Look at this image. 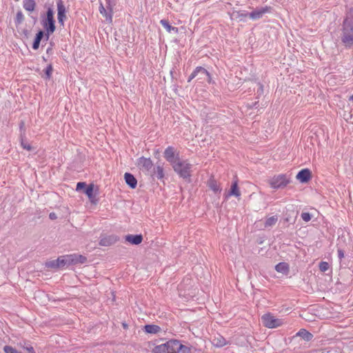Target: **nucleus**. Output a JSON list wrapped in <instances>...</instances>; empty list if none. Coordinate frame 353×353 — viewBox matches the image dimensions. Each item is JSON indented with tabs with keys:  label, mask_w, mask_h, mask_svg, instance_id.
I'll return each mask as SVG.
<instances>
[{
	"label": "nucleus",
	"mask_w": 353,
	"mask_h": 353,
	"mask_svg": "<svg viewBox=\"0 0 353 353\" xmlns=\"http://www.w3.org/2000/svg\"><path fill=\"white\" fill-rule=\"evenodd\" d=\"M52 70V68L51 65H49L47 67V68L46 70V74L48 78H50V77L51 75Z\"/></svg>",
	"instance_id": "obj_39"
},
{
	"label": "nucleus",
	"mask_w": 353,
	"mask_h": 353,
	"mask_svg": "<svg viewBox=\"0 0 353 353\" xmlns=\"http://www.w3.org/2000/svg\"><path fill=\"white\" fill-rule=\"evenodd\" d=\"M49 217L52 220H54V219H56L57 218V214L54 212H51L49 214Z\"/></svg>",
	"instance_id": "obj_43"
},
{
	"label": "nucleus",
	"mask_w": 353,
	"mask_h": 353,
	"mask_svg": "<svg viewBox=\"0 0 353 353\" xmlns=\"http://www.w3.org/2000/svg\"><path fill=\"white\" fill-rule=\"evenodd\" d=\"M57 19L59 23L63 26L64 21L66 19V10L62 0H57Z\"/></svg>",
	"instance_id": "obj_10"
},
{
	"label": "nucleus",
	"mask_w": 353,
	"mask_h": 353,
	"mask_svg": "<svg viewBox=\"0 0 353 353\" xmlns=\"http://www.w3.org/2000/svg\"><path fill=\"white\" fill-rule=\"evenodd\" d=\"M329 269V264L327 262L322 261L319 263V270L325 272Z\"/></svg>",
	"instance_id": "obj_37"
},
{
	"label": "nucleus",
	"mask_w": 353,
	"mask_h": 353,
	"mask_svg": "<svg viewBox=\"0 0 353 353\" xmlns=\"http://www.w3.org/2000/svg\"><path fill=\"white\" fill-rule=\"evenodd\" d=\"M3 351L5 353H21L17 351L16 349L13 348L12 346L6 345L3 347Z\"/></svg>",
	"instance_id": "obj_35"
},
{
	"label": "nucleus",
	"mask_w": 353,
	"mask_h": 353,
	"mask_svg": "<svg viewBox=\"0 0 353 353\" xmlns=\"http://www.w3.org/2000/svg\"><path fill=\"white\" fill-rule=\"evenodd\" d=\"M26 350L30 352L34 353V348L32 346L26 347Z\"/></svg>",
	"instance_id": "obj_44"
},
{
	"label": "nucleus",
	"mask_w": 353,
	"mask_h": 353,
	"mask_svg": "<svg viewBox=\"0 0 353 353\" xmlns=\"http://www.w3.org/2000/svg\"><path fill=\"white\" fill-rule=\"evenodd\" d=\"M311 177V172L308 169H303L296 174V179L301 183L307 182Z\"/></svg>",
	"instance_id": "obj_13"
},
{
	"label": "nucleus",
	"mask_w": 353,
	"mask_h": 353,
	"mask_svg": "<svg viewBox=\"0 0 353 353\" xmlns=\"http://www.w3.org/2000/svg\"><path fill=\"white\" fill-rule=\"evenodd\" d=\"M137 165L143 172L148 173L153 167V163L150 158L142 157L138 159Z\"/></svg>",
	"instance_id": "obj_9"
},
{
	"label": "nucleus",
	"mask_w": 353,
	"mask_h": 353,
	"mask_svg": "<svg viewBox=\"0 0 353 353\" xmlns=\"http://www.w3.org/2000/svg\"><path fill=\"white\" fill-rule=\"evenodd\" d=\"M41 23L43 28L46 30L47 34H50L53 33L56 27L52 8L48 7L46 13L41 15Z\"/></svg>",
	"instance_id": "obj_2"
},
{
	"label": "nucleus",
	"mask_w": 353,
	"mask_h": 353,
	"mask_svg": "<svg viewBox=\"0 0 353 353\" xmlns=\"http://www.w3.org/2000/svg\"><path fill=\"white\" fill-rule=\"evenodd\" d=\"M125 241L132 245H139L143 241V236L141 234H129L125 236Z\"/></svg>",
	"instance_id": "obj_15"
},
{
	"label": "nucleus",
	"mask_w": 353,
	"mask_h": 353,
	"mask_svg": "<svg viewBox=\"0 0 353 353\" xmlns=\"http://www.w3.org/2000/svg\"><path fill=\"white\" fill-rule=\"evenodd\" d=\"M152 175L156 176L159 179H161L164 176L163 168L158 165L156 168H154V172Z\"/></svg>",
	"instance_id": "obj_29"
},
{
	"label": "nucleus",
	"mask_w": 353,
	"mask_h": 353,
	"mask_svg": "<svg viewBox=\"0 0 353 353\" xmlns=\"http://www.w3.org/2000/svg\"><path fill=\"white\" fill-rule=\"evenodd\" d=\"M167 353H191V348L184 345L178 340H170L166 342Z\"/></svg>",
	"instance_id": "obj_4"
},
{
	"label": "nucleus",
	"mask_w": 353,
	"mask_h": 353,
	"mask_svg": "<svg viewBox=\"0 0 353 353\" xmlns=\"http://www.w3.org/2000/svg\"><path fill=\"white\" fill-rule=\"evenodd\" d=\"M296 336L301 337L306 341H310L313 338V335L305 329H301L297 333Z\"/></svg>",
	"instance_id": "obj_21"
},
{
	"label": "nucleus",
	"mask_w": 353,
	"mask_h": 353,
	"mask_svg": "<svg viewBox=\"0 0 353 353\" xmlns=\"http://www.w3.org/2000/svg\"><path fill=\"white\" fill-rule=\"evenodd\" d=\"M263 325L268 328H276L283 324L281 319H277L271 314H265L261 316Z\"/></svg>",
	"instance_id": "obj_6"
},
{
	"label": "nucleus",
	"mask_w": 353,
	"mask_h": 353,
	"mask_svg": "<svg viewBox=\"0 0 353 353\" xmlns=\"http://www.w3.org/2000/svg\"><path fill=\"white\" fill-rule=\"evenodd\" d=\"M144 329L147 333L150 334H157L161 330L160 327L156 325H146Z\"/></svg>",
	"instance_id": "obj_27"
},
{
	"label": "nucleus",
	"mask_w": 353,
	"mask_h": 353,
	"mask_svg": "<svg viewBox=\"0 0 353 353\" xmlns=\"http://www.w3.org/2000/svg\"><path fill=\"white\" fill-rule=\"evenodd\" d=\"M275 270L278 272L287 273L288 272L289 267L285 263H279L275 266Z\"/></svg>",
	"instance_id": "obj_32"
},
{
	"label": "nucleus",
	"mask_w": 353,
	"mask_h": 353,
	"mask_svg": "<svg viewBox=\"0 0 353 353\" xmlns=\"http://www.w3.org/2000/svg\"><path fill=\"white\" fill-rule=\"evenodd\" d=\"M165 159L172 165V166L180 160L179 154H175V150L173 147L169 146L164 151Z\"/></svg>",
	"instance_id": "obj_8"
},
{
	"label": "nucleus",
	"mask_w": 353,
	"mask_h": 353,
	"mask_svg": "<svg viewBox=\"0 0 353 353\" xmlns=\"http://www.w3.org/2000/svg\"><path fill=\"white\" fill-rule=\"evenodd\" d=\"M24 21V16L21 11H18L16 14L15 23L17 26L21 24Z\"/></svg>",
	"instance_id": "obj_33"
},
{
	"label": "nucleus",
	"mask_w": 353,
	"mask_h": 353,
	"mask_svg": "<svg viewBox=\"0 0 353 353\" xmlns=\"http://www.w3.org/2000/svg\"><path fill=\"white\" fill-rule=\"evenodd\" d=\"M166 343L156 345L152 349L153 353H167Z\"/></svg>",
	"instance_id": "obj_31"
},
{
	"label": "nucleus",
	"mask_w": 353,
	"mask_h": 353,
	"mask_svg": "<svg viewBox=\"0 0 353 353\" xmlns=\"http://www.w3.org/2000/svg\"><path fill=\"white\" fill-rule=\"evenodd\" d=\"M93 190H94V185L92 184H91V185H88V187L86 188V190H85V193L89 198L90 201L92 203H95L96 199H95V196L93 194Z\"/></svg>",
	"instance_id": "obj_25"
},
{
	"label": "nucleus",
	"mask_w": 353,
	"mask_h": 353,
	"mask_svg": "<svg viewBox=\"0 0 353 353\" xmlns=\"http://www.w3.org/2000/svg\"><path fill=\"white\" fill-rule=\"evenodd\" d=\"M240 195L241 192L238 188L237 181H234L232 184L230 191L228 193V196H234L236 197H239Z\"/></svg>",
	"instance_id": "obj_23"
},
{
	"label": "nucleus",
	"mask_w": 353,
	"mask_h": 353,
	"mask_svg": "<svg viewBox=\"0 0 353 353\" xmlns=\"http://www.w3.org/2000/svg\"><path fill=\"white\" fill-rule=\"evenodd\" d=\"M46 267L50 268H59L57 259L47 262L46 263Z\"/></svg>",
	"instance_id": "obj_36"
},
{
	"label": "nucleus",
	"mask_w": 353,
	"mask_h": 353,
	"mask_svg": "<svg viewBox=\"0 0 353 353\" xmlns=\"http://www.w3.org/2000/svg\"><path fill=\"white\" fill-rule=\"evenodd\" d=\"M160 23L168 32L174 31L175 33H177L179 31L177 28L172 26L167 20L162 19L160 21Z\"/></svg>",
	"instance_id": "obj_24"
},
{
	"label": "nucleus",
	"mask_w": 353,
	"mask_h": 353,
	"mask_svg": "<svg viewBox=\"0 0 353 353\" xmlns=\"http://www.w3.org/2000/svg\"><path fill=\"white\" fill-rule=\"evenodd\" d=\"M231 19H238L240 21H245L249 14L245 11L234 10L230 14Z\"/></svg>",
	"instance_id": "obj_14"
},
{
	"label": "nucleus",
	"mask_w": 353,
	"mask_h": 353,
	"mask_svg": "<svg viewBox=\"0 0 353 353\" xmlns=\"http://www.w3.org/2000/svg\"><path fill=\"white\" fill-rule=\"evenodd\" d=\"M43 32L40 30L36 35V37L34 39V43H33V45H32V48L34 50H37L39 47V44H40V41L41 40V39L43 38Z\"/></svg>",
	"instance_id": "obj_28"
},
{
	"label": "nucleus",
	"mask_w": 353,
	"mask_h": 353,
	"mask_svg": "<svg viewBox=\"0 0 353 353\" xmlns=\"http://www.w3.org/2000/svg\"><path fill=\"white\" fill-rule=\"evenodd\" d=\"M349 100L350 101H353V94L350 97Z\"/></svg>",
	"instance_id": "obj_45"
},
{
	"label": "nucleus",
	"mask_w": 353,
	"mask_h": 353,
	"mask_svg": "<svg viewBox=\"0 0 353 353\" xmlns=\"http://www.w3.org/2000/svg\"><path fill=\"white\" fill-rule=\"evenodd\" d=\"M278 221V216L276 215L268 218L265 222V228H271Z\"/></svg>",
	"instance_id": "obj_30"
},
{
	"label": "nucleus",
	"mask_w": 353,
	"mask_h": 353,
	"mask_svg": "<svg viewBox=\"0 0 353 353\" xmlns=\"http://www.w3.org/2000/svg\"><path fill=\"white\" fill-rule=\"evenodd\" d=\"M71 263H83L86 261V257L79 254H70L69 255Z\"/></svg>",
	"instance_id": "obj_20"
},
{
	"label": "nucleus",
	"mask_w": 353,
	"mask_h": 353,
	"mask_svg": "<svg viewBox=\"0 0 353 353\" xmlns=\"http://www.w3.org/2000/svg\"><path fill=\"white\" fill-rule=\"evenodd\" d=\"M23 8L28 12H33L36 7V3L34 0H23Z\"/></svg>",
	"instance_id": "obj_22"
},
{
	"label": "nucleus",
	"mask_w": 353,
	"mask_h": 353,
	"mask_svg": "<svg viewBox=\"0 0 353 353\" xmlns=\"http://www.w3.org/2000/svg\"><path fill=\"white\" fill-rule=\"evenodd\" d=\"M197 77L198 80L207 81L211 82V77L209 72L202 67H197L190 74L188 78V82H190L194 78Z\"/></svg>",
	"instance_id": "obj_7"
},
{
	"label": "nucleus",
	"mask_w": 353,
	"mask_h": 353,
	"mask_svg": "<svg viewBox=\"0 0 353 353\" xmlns=\"http://www.w3.org/2000/svg\"><path fill=\"white\" fill-rule=\"evenodd\" d=\"M309 314H305L304 316H302V317L306 320V321H314V319H312V318H310V316H309Z\"/></svg>",
	"instance_id": "obj_41"
},
{
	"label": "nucleus",
	"mask_w": 353,
	"mask_h": 353,
	"mask_svg": "<svg viewBox=\"0 0 353 353\" xmlns=\"http://www.w3.org/2000/svg\"><path fill=\"white\" fill-rule=\"evenodd\" d=\"M338 256L340 259L344 257V252L342 250H338Z\"/></svg>",
	"instance_id": "obj_42"
},
{
	"label": "nucleus",
	"mask_w": 353,
	"mask_h": 353,
	"mask_svg": "<svg viewBox=\"0 0 353 353\" xmlns=\"http://www.w3.org/2000/svg\"><path fill=\"white\" fill-rule=\"evenodd\" d=\"M208 186L211 190H212L216 194L219 193L221 191V188L220 187V185L214 178H210L208 180Z\"/></svg>",
	"instance_id": "obj_17"
},
{
	"label": "nucleus",
	"mask_w": 353,
	"mask_h": 353,
	"mask_svg": "<svg viewBox=\"0 0 353 353\" xmlns=\"http://www.w3.org/2000/svg\"><path fill=\"white\" fill-rule=\"evenodd\" d=\"M57 261L59 268L71 263L70 259H69V255L60 256Z\"/></svg>",
	"instance_id": "obj_26"
},
{
	"label": "nucleus",
	"mask_w": 353,
	"mask_h": 353,
	"mask_svg": "<svg viewBox=\"0 0 353 353\" xmlns=\"http://www.w3.org/2000/svg\"><path fill=\"white\" fill-rule=\"evenodd\" d=\"M119 238L116 235L104 236L101 238L99 244L102 246H110L117 242Z\"/></svg>",
	"instance_id": "obj_12"
},
{
	"label": "nucleus",
	"mask_w": 353,
	"mask_h": 353,
	"mask_svg": "<svg viewBox=\"0 0 353 353\" xmlns=\"http://www.w3.org/2000/svg\"><path fill=\"white\" fill-rule=\"evenodd\" d=\"M21 145L22 148L28 151H31L33 150V148L31 146L30 143L25 141L23 139H21Z\"/></svg>",
	"instance_id": "obj_34"
},
{
	"label": "nucleus",
	"mask_w": 353,
	"mask_h": 353,
	"mask_svg": "<svg viewBox=\"0 0 353 353\" xmlns=\"http://www.w3.org/2000/svg\"><path fill=\"white\" fill-rule=\"evenodd\" d=\"M85 186V183L83 182H79L77 185V190H79Z\"/></svg>",
	"instance_id": "obj_40"
},
{
	"label": "nucleus",
	"mask_w": 353,
	"mask_h": 353,
	"mask_svg": "<svg viewBox=\"0 0 353 353\" xmlns=\"http://www.w3.org/2000/svg\"><path fill=\"white\" fill-rule=\"evenodd\" d=\"M99 12L100 13L105 17L106 20L110 23L112 21V9L108 12L103 6L102 3L99 6Z\"/></svg>",
	"instance_id": "obj_19"
},
{
	"label": "nucleus",
	"mask_w": 353,
	"mask_h": 353,
	"mask_svg": "<svg viewBox=\"0 0 353 353\" xmlns=\"http://www.w3.org/2000/svg\"><path fill=\"white\" fill-rule=\"evenodd\" d=\"M341 39L346 48L353 46V8H350L342 24Z\"/></svg>",
	"instance_id": "obj_1"
},
{
	"label": "nucleus",
	"mask_w": 353,
	"mask_h": 353,
	"mask_svg": "<svg viewBox=\"0 0 353 353\" xmlns=\"http://www.w3.org/2000/svg\"><path fill=\"white\" fill-rule=\"evenodd\" d=\"M192 165L190 164L187 160H179L173 165V170L181 177L188 179L191 175V169Z\"/></svg>",
	"instance_id": "obj_3"
},
{
	"label": "nucleus",
	"mask_w": 353,
	"mask_h": 353,
	"mask_svg": "<svg viewBox=\"0 0 353 353\" xmlns=\"http://www.w3.org/2000/svg\"><path fill=\"white\" fill-rule=\"evenodd\" d=\"M301 218L304 221L307 222L311 220L312 216L309 212H303Z\"/></svg>",
	"instance_id": "obj_38"
},
{
	"label": "nucleus",
	"mask_w": 353,
	"mask_h": 353,
	"mask_svg": "<svg viewBox=\"0 0 353 353\" xmlns=\"http://www.w3.org/2000/svg\"><path fill=\"white\" fill-rule=\"evenodd\" d=\"M268 183L271 188L279 189L285 187L290 183V179L285 174H279L270 178Z\"/></svg>",
	"instance_id": "obj_5"
},
{
	"label": "nucleus",
	"mask_w": 353,
	"mask_h": 353,
	"mask_svg": "<svg viewBox=\"0 0 353 353\" xmlns=\"http://www.w3.org/2000/svg\"><path fill=\"white\" fill-rule=\"evenodd\" d=\"M124 179L125 183L132 189L135 188L137 185V180L136 178L130 173L126 172L124 174Z\"/></svg>",
	"instance_id": "obj_16"
},
{
	"label": "nucleus",
	"mask_w": 353,
	"mask_h": 353,
	"mask_svg": "<svg viewBox=\"0 0 353 353\" xmlns=\"http://www.w3.org/2000/svg\"><path fill=\"white\" fill-rule=\"evenodd\" d=\"M271 7L265 6L254 10L249 14L250 18L253 20L261 19L265 13L271 12Z\"/></svg>",
	"instance_id": "obj_11"
},
{
	"label": "nucleus",
	"mask_w": 353,
	"mask_h": 353,
	"mask_svg": "<svg viewBox=\"0 0 353 353\" xmlns=\"http://www.w3.org/2000/svg\"><path fill=\"white\" fill-rule=\"evenodd\" d=\"M212 343L213 345L221 347L226 345V340L220 334H216L213 337Z\"/></svg>",
	"instance_id": "obj_18"
}]
</instances>
